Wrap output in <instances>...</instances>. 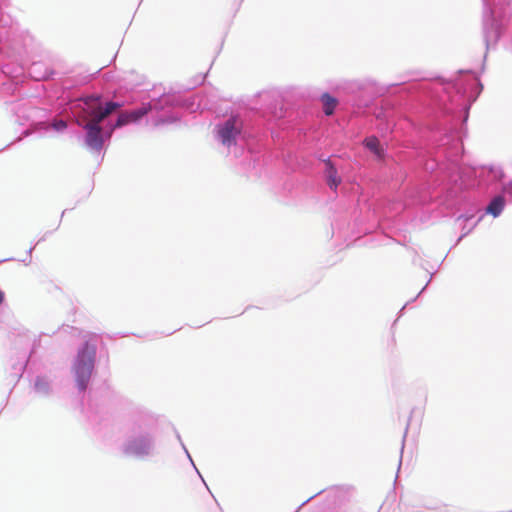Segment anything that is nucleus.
I'll use <instances>...</instances> for the list:
<instances>
[{
  "label": "nucleus",
  "mask_w": 512,
  "mask_h": 512,
  "mask_svg": "<svg viewBox=\"0 0 512 512\" xmlns=\"http://www.w3.org/2000/svg\"><path fill=\"white\" fill-rule=\"evenodd\" d=\"M364 145L370 151H372L377 156L381 157L383 150L380 147V142L376 137H368L364 141Z\"/></svg>",
  "instance_id": "11"
},
{
  "label": "nucleus",
  "mask_w": 512,
  "mask_h": 512,
  "mask_svg": "<svg viewBox=\"0 0 512 512\" xmlns=\"http://www.w3.org/2000/svg\"><path fill=\"white\" fill-rule=\"evenodd\" d=\"M504 198L501 196L495 197L490 204L487 206L486 211L487 213L493 215L494 217H497L500 215L504 208Z\"/></svg>",
  "instance_id": "9"
},
{
  "label": "nucleus",
  "mask_w": 512,
  "mask_h": 512,
  "mask_svg": "<svg viewBox=\"0 0 512 512\" xmlns=\"http://www.w3.org/2000/svg\"><path fill=\"white\" fill-rule=\"evenodd\" d=\"M4 299H5V294L2 290H0V305L3 303Z\"/></svg>",
  "instance_id": "14"
},
{
  "label": "nucleus",
  "mask_w": 512,
  "mask_h": 512,
  "mask_svg": "<svg viewBox=\"0 0 512 512\" xmlns=\"http://www.w3.org/2000/svg\"><path fill=\"white\" fill-rule=\"evenodd\" d=\"M150 449V444L147 439L141 438L132 441L127 447V453L134 455L147 454Z\"/></svg>",
  "instance_id": "6"
},
{
  "label": "nucleus",
  "mask_w": 512,
  "mask_h": 512,
  "mask_svg": "<svg viewBox=\"0 0 512 512\" xmlns=\"http://www.w3.org/2000/svg\"><path fill=\"white\" fill-rule=\"evenodd\" d=\"M119 107H121V105L116 102L106 103L104 108L102 107L97 112L88 116L89 121L86 123V125L100 127V123Z\"/></svg>",
  "instance_id": "4"
},
{
  "label": "nucleus",
  "mask_w": 512,
  "mask_h": 512,
  "mask_svg": "<svg viewBox=\"0 0 512 512\" xmlns=\"http://www.w3.org/2000/svg\"><path fill=\"white\" fill-rule=\"evenodd\" d=\"M150 110V105L142 106L133 111L122 112L117 119L115 127H122L132 122L138 121L144 115H146Z\"/></svg>",
  "instance_id": "3"
},
{
  "label": "nucleus",
  "mask_w": 512,
  "mask_h": 512,
  "mask_svg": "<svg viewBox=\"0 0 512 512\" xmlns=\"http://www.w3.org/2000/svg\"><path fill=\"white\" fill-rule=\"evenodd\" d=\"M325 163H326V167H327L326 175H327L328 185L331 188L336 189L341 182V179L337 173V169L334 167V165L331 163L330 160H327Z\"/></svg>",
  "instance_id": "8"
},
{
  "label": "nucleus",
  "mask_w": 512,
  "mask_h": 512,
  "mask_svg": "<svg viewBox=\"0 0 512 512\" xmlns=\"http://www.w3.org/2000/svg\"><path fill=\"white\" fill-rule=\"evenodd\" d=\"M87 131L86 143L89 147L99 150L103 145L102 129L101 127L85 125Z\"/></svg>",
  "instance_id": "5"
},
{
  "label": "nucleus",
  "mask_w": 512,
  "mask_h": 512,
  "mask_svg": "<svg viewBox=\"0 0 512 512\" xmlns=\"http://www.w3.org/2000/svg\"><path fill=\"white\" fill-rule=\"evenodd\" d=\"M36 388L39 390H46L47 384L45 382H43L42 380H38L36 382Z\"/></svg>",
  "instance_id": "13"
},
{
  "label": "nucleus",
  "mask_w": 512,
  "mask_h": 512,
  "mask_svg": "<svg viewBox=\"0 0 512 512\" xmlns=\"http://www.w3.org/2000/svg\"><path fill=\"white\" fill-rule=\"evenodd\" d=\"M84 102L83 112L88 117L102 108L99 95H91L82 99Z\"/></svg>",
  "instance_id": "7"
},
{
  "label": "nucleus",
  "mask_w": 512,
  "mask_h": 512,
  "mask_svg": "<svg viewBox=\"0 0 512 512\" xmlns=\"http://www.w3.org/2000/svg\"><path fill=\"white\" fill-rule=\"evenodd\" d=\"M96 355V344L86 340L84 346L79 350L77 360L74 365L76 383L81 391L87 388L94 368Z\"/></svg>",
  "instance_id": "1"
},
{
  "label": "nucleus",
  "mask_w": 512,
  "mask_h": 512,
  "mask_svg": "<svg viewBox=\"0 0 512 512\" xmlns=\"http://www.w3.org/2000/svg\"><path fill=\"white\" fill-rule=\"evenodd\" d=\"M321 99L325 114L332 115L337 106V100L328 93L323 94Z\"/></svg>",
  "instance_id": "10"
},
{
  "label": "nucleus",
  "mask_w": 512,
  "mask_h": 512,
  "mask_svg": "<svg viewBox=\"0 0 512 512\" xmlns=\"http://www.w3.org/2000/svg\"><path fill=\"white\" fill-rule=\"evenodd\" d=\"M242 123L237 116H231L223 124L217 126V135L221 143L230 147L236 143V138L240 135Z\"/></svg>",
  "instance_id": "2"
},
{
  "label": "nucleus",
  "mask_w": 512,
  "mask_h": 512,
  "mask_svg": "<svg viewBox=\"0 0 512 512\" xmlns=\"http://www.w3.org/2000/svg\"><path fill=\"white\" fill-rule=\"evenodd\" d=\"M53 127L55 130L60 131V130H64L67 127V124L65 121L59 120V121H55L53 123Z\"/></svg>",
  "instance_id": "12"
}]
</instances>
